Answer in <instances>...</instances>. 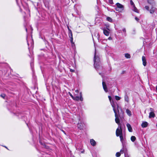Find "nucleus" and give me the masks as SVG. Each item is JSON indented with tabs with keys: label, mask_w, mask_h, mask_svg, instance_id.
Segmentation results:
<instances>
[{
	"label": "nucleus",
	"mask_w": 157,
	"mask_h": 157,
	"mask_svg": "<svg viewBox=\"0 0 157 157\" xmlns=\"http://www.w3.org/2000/svg\"><path fill=\"white\" fill-rule=\"evenodd\" d=\"M120 99H109L111 104L113 108V110L115 113V122L119 126H120L119 117H120V114L119 113V109H120L121 111V108L118 106L116 102V101L119 100Z\"/></svg>",
	"instance_id": "nucleus-1"
},
{
	"label": "nucleus",
	"mask_w": 157,
	"mask_h": 157,
	"mask_svg": "<svg viewBox=\"0 0 157 157\" xmlns=\"http://www.w3.org/2000/svg\"><path fill=\"white\" fill-rule=\"evenodd\" d=\"M99 61V58L98 57L96 56V52H95L94 57V67L96 70H98L100 67Z\"/></svg>",
	"instance_id": "nucleus-2"
},
{
	"label": "nucleus",
	"mask_w": 157,
	"mask_h": 157,
	"mask_svg": "<svg viewBox=\"0 0 157 157\" xmlns=\"http://www.w3.org/2000/svg\"><path fill=\"white\" fill-rule=\"evenodd\" d=\"M117 7L115 8L116 11L121 12L124 10V6L121 4L117 3L116 4Z\"/></svg>",
	"instance_id": "nucleus-3"
},
{
	"label": "nucleus",
	"mask_w": 157,
	"mask_h": 157,
	"mask_svg": "<svg viewBox=\"0 0 157 157\" xmlns=\"http://www.w3.org/2000/svg\"><path fill=\"white\" fill-rule=\"evenodd\" d=\"M120 152L121 154H123L124 153V157H129L127 152V149L126 147H124V145H123V147L121 150Z\"/></svg>",
	"instance_id": "nucleus-4"
},
{
	"label": "nucleus",
	"mask_w": 157,
	"mask_h": 157,
	"mask_svg": "<svg viewBox=\"0 0 157 157\" xmlns=\"http://www.w3.org/2000/svg\"><path fill=\"white\" fill-rule=\"evenodd\" d=\"M123 134L121 126H119L116 131V135L117 136H120Z\"/></svg>",
	"instance_id": "nucleus-5"
},
{
	"label": "nucleus",
	"mask_w": 157,
	"mask_h": 157,
	"mask_svg": "<svg viewBox=\"0 0 157 157\" xmlns=\"http://www.w3.org/2000/svg\"><path fill=\"white\" fill-rule=\"evenodd\" d=\"M79 91L78 90H76L75 91V95L76 96L75 98H82V94L80 92L79 93V95L78 94Z\"/></svg>",
	"instance_id": "nucleus-6"
},
{
	"label": "nucleus",
	"mask_w": 157,
	"mask_h": 157,
	"mask_svg": "<svg viewBox=\"0 0 157 157\" xmlns=\"http://www.w3.org/2000/svg\"><path fill=\"white\" fill-rule=\"evenodd\" d=\"M84 124L81 121L80 123L78 122V127L80 129H83L84 126Z\"/></svg>",
	"instance_id": "nucleus-7"
},
{
	"label": "nucleus",
	"mask_w": 157,
	"mask_h": 157,
	"mask_svg": "<svg viewBox=\"0 0 157 157\" xmlns=\"http://www.w3.org/2000/svg\"><path fill=\"white\" fill-rule=\"evenodd\" d=\"M142 60L143 61V64L144 66H145L147 64V62L145 57L143 56L142 57Z\"/></svg>",
	"instance_id": "nucleus-8"
},
{
	"label": "nucleus",
	"mask_w": 157,
	"mask_h": 157,
	"mask_svg": "<svg viewBox=\"0 0 157 157\" xmlns=\"http://www.w3.org/2000/svg\"><path fill=\"white\" fill-rule=\"evenodd\" d=\"M102 86H103V89H104V90H105V92H107L108 91V90L107 89V88L106 85L105 84V82H104L103 81L102 82Z\"/></svg>",
	"instance_id": "nucleus-9"
},
{
	"label": "nucleus",
	"mask_w": 157,
	"mask_h": 157,
	"mask_svg": "<svg viewBox=\"0 0 157 157\" xmlns=\"http://www.w3.org/2000/svg\"><path fill=\"white\" fill-rule=\"evenodd\" d=\"M147 2L149 4L153 6L155 4V0H147Z\"/></svg>",
	"instance_id": "nucleus-10"
},
{
	"label": "nucleus",
	"mask_w": 157,
	"mask_h": 157,
	"mask_svg": "<svg viewBox=\"0 0 157 157\" xmlns=\"http://www.w3.org/2000/svg\"><path fill=\"white\" fill-rule=\"evenodd\" d=\"M126 126L127 127L128 130L129 132H132V129L131 125L128 123L126 124Z\"/></svg>",
	"instance_id": "nucleus-11"
},
{
	"label": "nucleus",
	"mask_w": 157,
	"mask_h": 157,
	"mask_svg": "<svg viewBox=\"0 0 157 157\" xmlns=\"http://www.w3.org/2000/svg\"><path fill=\"white\" fill-rule=\"evenodd\" d=\"M69 37L71 38V43H72L73 41V35L72 33L71 30L70 31V32L69 33Z\"/></svg>",
	"instance_id": "nucleus-12"
},
{
	"label": "nucleus",
	"mask_w": 157,
	"mask_h": 157,
	"mask_svg": "<svg viewBox=\"0 0 157 157\" xmlns=\"http://www.w3.org/2000/svg\"><path fill=\"white\" fill-rule=\"evenodd\" d=\"M103 33L106 36H109V32L106 29H103Z\"/></svg>",
	"instance_id": "nucleus-13"
},
{
	"label": "nucleus",
	"mask_w": 157,
	"mask_h": 157,
	"mask_svg": "<svg viewBox=\"0 0 157 157\" xmlns=\"http://www.w3.org/2000/svg\"><path fill=\"white\" fill-rule=\"evenodd\" d=\"M90 143L92 145L94 146H95L96 144V142L93 139L90 140Z\"/></svg>",
	"instance_id": "nucleus-14"
},
{
	"label": "nucleus",
	"mask_w": 157,
	"mask_h": 157,
	"mask_svg": "<svg viewBox=\"0 0 157 157\" xmlns=\"http://www.w3.org/2000/svg\"><path fill=\"white\" fill-rule=\"evenodd\" d=\"M156 8L153 6H152L151 9L149 10L151 14H153L154 13L156 10Z\"/></svg>",
	"instance_id": "nucleus-15"
},
{
	"label": "nucleus",
	"mask_w": 157,
	"mask_h": 157,
	"mask_svg": "<svg viewBox=\"0 0 157 157\" xmlns=\"http://www.w3.org/2000/svg\"><path fill=\"white\" fill-rule=\"evenodd\" d=\"M148 125V123L147 122H144L142 123L141 124V126L142 128H146Z\"/></svg>",
	"instance_id": "nucleus-16"
},
{
	"label": "nucleus",
	"mask_w": 157,
	"mask_h": 157,
	"mask_svg": "<svg viewBox=\"0 0 157 157\" xmlns=\"http://www.w3.org/2000/svg\"><path fill=\"white\" fill-rule=\"evenodd\" d=\"M120 136V140L122 144V145H124V137L123 134L121 135Z\"/></svg>",
	"instance_id": "nucleus-17"
},
{
	"label": "nucleus",
	"mask_w": 157,
	"mask_h": 157,
	"mask_svg": "<svg viewBox=\"0 0 157 157\" xmlns=\"http://www.w3.org/2000/svg\"><path fill=\"white\" fill-rule=\"evenodd\" d=\"M155 116V114L153 112H150L149 113V118H151L152 117H154Z\"/></svg>",
	"instance_id": "nucleus-18"
},
{
	"label": "nucleus",
	"mask_w": 157,
	"mask_h": 157,
	"mask_svg": "<svg viewBox=\"0 0 157 157\" xmlns=\"http://www.w3.org/2000/svg\"><path fill=\"white\" fill-rule=\"evenodd\" d=\"M126 112L127 114L129 116H131L132 115L131 112L128 109H126Z\"/></svg>",
	"instance_id": "nucleus-19"
},
{
	"label": "nucleus",
	"mask_w": 157,
	"mask_h": 157,
	"mask_svg": "<svg viewBox=\"0 0 157 157\" xmlns=\"http://www.w3.org/2000/svg\"><path fill=\"white\" fill-rule=\"evenodd\" d=\"M133 10L135 12L139 13V11L137 8L135 6H133Z\"/></svg>",
	"instance_id": "nucleus-20"
},
{
	"label": "nucleus",
	"mask_w": 157,
	"mask_h": 157,
	"mask_svg": "<svg viewBox=\"0 0 157 157\" xmlns=\"http://www.w3.org/2000/svg\"><path fill=\"white\" fill-rule=\"evenodd\" d=\"M131 140L132 142H134L136 140V138L134 136H132L131 137Z\"/></svg>",
	"instance_id": "nucleus-21"
},
{
	"label": "nucleus",
	"mask_w": 157,
	"mask_h": 157,
	"mask_svg": "<svg viewBox=\"0 0 157 157\" xmlns=\"http://www.w3.org/2000/svg\"><path fill=\"white\" fill-rule=\"evenodd\" d=\"M125 57L128 59H129L131 57V56L130 54L128 53H126L125 54Z\"/></svg>",
	"instance_id": "nucleus-22"
},
{
	"label": "nucleus",
	"mask_w": 157,
	"mask_h": 157,
	"mask_svg": "<svg viewBox=\"0 0 157 157\" xmlns=\"http://www.w3.org/2000/svg\"><path fill=\"white\" fill-rule=\"evenodd\" d=\"M121 153L120 152H117L116 153V156L117 157H119L121 155Z\"/></svg>",
	"instance_id": "nucleus-23"
},
{
	"label": "nucleus",
	"mask_w": 157,
	"mask_h": 157,
	"mask_svg": "<svg viewBox=\"0 0 157 157\" xmlns=\"http://www.w3.org/2000/svg\"><path fill=\"white\" fill-rule=\"evenodd\" d=\"M106 19L108 21L110 22H112V18L109 17H107Z\"/></svg>",
	"instance_id": "nucleus-24"
},
{
	"label": "nucleus",
	"mask_w": 157,
	"mask_h": 157,
	"mask_svg": "<svg viewBox=\"0 0 157 157\" xmlns=\"http://www.w3.org/2000/svg\"><path fill=\"white\" fill-rule=\"evenodd\" d=\"M130 3L131 5L133 6H135L134 3L132 0H130Z\"/></svg>",
	"instance_id": "nucleus-25"
},
{
	"label": "nucleus",
	"mask_w": 157,
	"mask_h": 157,
	"mask_svg": "<svg viewBox=\"0 0 157 157\" xmlns=\"http://www.w3.org/2000/svg\"><path fill=\"white\" fill-rule=\"evenodd\" d=\"M40 143L41 144V145H43V146L45 147V148H46V146L44 144H43L40 141Z\"/></svg>",
	"instance_id": "nucleus-26"
},
{
	"label": "nucleus",
	"mask_w": 157,
	"mask_h": 157,
	"mask_svg": "<svg viewBox=\"0 0 157 157\" xmlns=\"http://www.w3.org/2000/svg\"><path fill=\"white\" fill-rule=\"evenodd\" d=\"M6 95L4 94H2L1 95V97L3 98L5 97Z\"/></svg>",
	"instance_id": "nucleus-27"
},
{
	"label": "nucleus",
	"mask_w": 157,
	"mask_h": 157,
	"mask_svg": "<svg viewBox=\"0 0 157 157\" xmlns=\"http://www.w3.org/2000/svg\"><path fill=\"white\" fill-rule=\"evenodd\" d=\"M144 8L145 9L148 11L149 10V7L148 6H145Z\"/></svg>",
	"instance_id": "nucleus-28"
},
{
	"label": "nucleus",
	"mask_w": 157,
	"mask_h": 157,
	"mask_svg": "<svg viewBox=\"0 0 157 157\" xmlns=\"http://www.w3.org/2000/svg\"><path fill=\"white\" fill-rule=\"evenodd\" d=\"M109 1L110 4H113V0H109Z\"/></svg>",
	"instance_id": "nucleus-29"
},
{
	"label": "nucleus",
	"mask_w": 157,
	"mask_h": 157,
	"mask_svg": "<svg viewBox=\"0 0 157 157\" xmlns=\"http://www.w3.org/2000/svg\"><path fill=\"white\" fill-rule=\"evenodd\" d=\"M122 31L123 32H124V33L125 34L126 30V29L125 28H124L122 29Z\"/></svg>",
	"instance_id": "nucleus-30"
},
{
	"label": "nucleus",
	"mask_w": 157,
	"mask_h": 157,
	"mask_svg": "<svg viewBox=\"0 0 157 157\" xmlns=\"http://www.w3.org/2000/svg\"><path fill=\"white\" fill-rule=\"evenodd\" d=\"M75 99V100H76V101H78V100H79V99H80V100L81 101H82V99H82V98H81V99Z\"/></svg>",
	"instance_id": "nucleus-31"
},
{
	"label": "nucleus",
	"mask_w": 157,
	"mask_h": 157,
	"mask_svg": "<svg viewBox=\"0 0 157 157\" xmlns=\"http://www.w3.org/2000/svg\"><path fill=\"white\" fill-rule=\"evenodd\" d=\"M135 19L137 21H138L139 20V19L136 17H135Z\"/></svg>",
	"instance_id": "nucleus-32"
},
{
	"label": "nucleus",
	"mask_w": 157,
	"mask_h": 157,
	"mask_svg": "<svg viewBox=\"0 0 157 157\" xmlns=\"http://www.w3.org/2000/svg\"><path fill=\"white\" fill-rule=\"evenodd\" d=\"M69 94H70V95L71 96V97L72 98H73V95H72V94L70 93L69 92Z\"/></svg>",
	"instance_id": "nucleus-33"
},
{
	"label": "nucleus",
	"mask_w": 157,
	"mask_h": 157,
	"mask_svg": "<svg viewBox=\"0 0 157 157\" xmlns=\"http://www.w3.org/2000/svg\"><path fill=\"white\" fill-rule=\"evenodd\" d=\"M150 111H151V112H153V109L152 108H150Z\"/></svg>",
	"instance_id": "nucleus-34"
},
{
	"label": "nucleus",
	"mask_w": 157,
	"mask_h": 157,
	"mask_svg": "<svg viewBox=\"0 0 157 157\" xmlns=\"http://www.w3.org/2000/svg\"><path fill=\"white\" fill-rule=\"evenodd\" d=\"M112 38L111 37H109L108 38L109 40H112Z\"/></svg>",
	"instance_id": "nucleus-35"
},
{
	"label": "nucleus",
	"mask_w": 157,
	"mask_h": 157,
	"mask_svg": "<svg viewBox=\"0 0 157 157\" xmlns=\"http://www.w3.org/2000/svg\"><path fill=\"white\" fill-rule=\"evenodd\" d=\"M68 29L69 30V33L70 32V31L71 30L69 28V27H68Z\"/></svg>",
	"instance_id": "nucleus-36"
},
{
	"label": "nucleus",
	"mask_w": 157,
	"mask_h": 157,
	"mask_svg": "<svg viewBox=\"0 0 157 157\" xmlns=\"http://www.w3.org/2000/svg\"><path fill=\"white\" fill-rule=\"evenodd\" d=\"M108 98H112V97L110 95H109L108 96Z\"/></svg>",
	"instance_id": "nucleus-37"
},
{
	"label": "nucleus",
	"mask_w": 157,
	"mask_h": 157,
	"mask_svg": "<svg viewBox=\"0 0 157 157\" xmlns=\"http://www.w3.org/2000/svg\"><path fill=\"white\" fill-rule=\"evenodd\" d=\"M115 98H120V97H118V96H116V97H115Z\"/></svg>",
	"instance_id": "nucleus-38"
},
{
	"label": "nucleus",
	"mask_w": 157,
	"mask_h": 157,
	"mask_svg": "<svg viewBox=\"0 0 157 157\" xmlns=\"http://www.w3.org/2000/svg\"><path fill=\"white\" fill-rule=\"evenodd\" d=\"M74 71V70H72V69H71V72H73Z\"/></svg>",
	"instance_id": "nucleus-39"
},
{
	"label": "nucleus",
	"mask_w": 157,
	"mask_h": 157,
	"mask_svg": "<svg viewBox=\"0 0 157 157\" xmlns=\"http://www.w3.org/2000/svg\"><path fill=\"white\" fill-rule=\"evenodd\" d=\"M156 90H157V86L156 87Z\"/></svg>",
	"instance_id": "nucleus-40"
},
{
	"label": "nucleus",
	"mask_w": 157,
	"mask_h": 157,
	"mask_svg": "<svg viewBox=\"0 0 157 157\" xmlns=\"http://www.w3.org/2000/svg\"><path fill=\"white\" fill-rule=\"evenodd\" d=\"M26 31L27 32V29H26Z\"/></svg>",
	"instance_id": "nucleus-41"
},
{
	"label": "nucleus",
	"mask_w": 157,
	"mask_h": 157,
	"mask_svg": "<svg viewBox=\"0 0 157 157\" xmlns=\"http://www.w3.org/2000/svg\"><path fill=\"white\" fill-rule=\"evenodd\" d=\"M72 157H75V156H73Z\"/></svg>",
	"instance_id": "nucleus-42"
}]
</instances>
